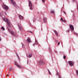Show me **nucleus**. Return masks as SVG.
Masks as SVG:
<instances>
[{"instance_id":"nucleus-4","label":"nucleus","mask_w":78,"mask_h":78,"mask_svg":"<svg viewBox=\"0 0 78 78\" xmlns=\"http://www.w3.org/2000/svg\"><path fill=\"white\" fill-rule=\"evenodd\" d=\"M29 7H30V9H31V10H33V8L32 7H33V5H32V3H31V1H29Z\"/></svg>"},{"instance_id":"nucleus-13","label":"nucleus","mask_w":78,"mask_h":78,"mask_svg":"<svg viewBox=\"0 0 78 78\" xmlns=\"http://www.w3.org/2000/svg\"><path fill=\"white\" fill-rule=\"evenodd\" d=\"M43 20H44V22L45 23L46 22V18H44L43 19Z\"/></svg>"},{"instance_id":"nucleus-28","label":"nucleus","mask_w":78,"mask_h":78,"mask_svg":"<svg viewBox=\"0 0 78 78\" xmlns=\"http://www.w3.org/2000/svg\"><path fill=\"white\" fill-rule=\"evenodd\" d=\"M42 2H44V0H42Z\"/></svg>"},{"instance_id":"nucleus-34","label":"nucleus","mask_w":78,"mask_h":78,"mask_svg":"<svg viewBox=\"0 0 78 78\" xmlns=\"http://www.w3.org/2000/svg\"><path fill=\"white\" fill-rule=\"evenodd\" d=\"M0 41H1V39H0Z\"/></svg>"},{"instance_id":"nucleus-29","label":"nucleus","mask_w":78,"mask_h":78,"mask_svg":"<svg viewBox=\"0 0 78 78\" xmlns=\"http://www.w3.org/2000/svg\"><path fill=\"white\" fill-rule=\"evenodd\" d=\"M74 34H76V35L77 36V34H76V33H74Z\"/></svg>"},{"instance_id":"nucleus-31","label":"nucleus","mask_w":78,"mask_h":78,"mask_svg":"<svg viewBox=\"0 0 78 78\" xmlns=\"http://www.w3.org/2000/svg\"><path fill=\"white\" fill-rule=\"evenodd\" d=\"M65 14H66V12H63Z\"/></svg>"},{"instance_id":"nucleus-16","label":"nucleus","mask_w":78,"mask_h":78,"mask_svg":"<svg viewBox=\"0 0 78 78\" xmlns=\"http://www.w3.org/2000/svg\"><path fill=\"white\" fill-rule=\"evenodd\" d=\"M32 54H29V55L27 56L29 58H31V57H32Z\"/></svg>"},{"instance_id":"nucleus-37","label":"nucleus","mask_w":78,"mask_h":78,"mask_svg":"<svg viewBox=\"0 0 78 78\" xmlns=\"http://www.w3.org/2000/svg\"><path fill=\"white\" fill-rule=\"evenodd\" d=\"M68 32H69V30H68Z\"/></svg>"},{"instance_id":"nucleus-23","label":"nucleus","mask_w":78,"mask_h":78,"mask_svg":"<svg viewBox=\"0 0 78 78\" xmlns=\"http://www.w3.org/2000/svg\"><path fill=\"white\" fill-rule=\"evenodd\" d=\"M66 57L65 55H64V56L63 57V58H64V59H66Z\"/></svg>"},{"instance_id":"nucleus-17","label":"nucleus","mask_w":78,"mask_h":78,"mask_svg":"<svg viewBox=\"0 0 78 78\" xmlns=\"http://www.w3.org/2000/svg\"><path fill=\"white\" fill-rule=\"evenodd\" d=\"M57 75L58 76V78H61V76L59 75V73H57Z\"/></svg>"},{"instance_id":"nucleus-35","label":"nucleus","mask_w":78,"mask_h":78,"mask_svg":"<svg viewBox=\"0 0 78 78\" xmlns=\"http://www.w3.org/2000/svg\"><path fill=\"white\" fill-rule=\"evenodd\" d=\"M7 76H9L8 74H7Z\"/></svg>"},{"instance_id":"nucleus-33","label":"nucleus","mask_w":78,"mask_h":78,"mask_svg":"<svg viewBox=\"0 0 78 78\" xmlns=\"http://www.w3.org/2000/svg\"><path fill=\"white\" fill-rule=\"evenodd\" d=\"M34 45H35V44H33V45L34 46Z\"/></svg>"},{"instance_id":"nucleus-20","label":"nucleus","mask_w":78,"mask_h":78,"mask_svg":"<svg viewBox=\"0 0 78 78\" xmlns=\"http://www.w3.org/2000/svg\"><path fill=\"white\" fill-rule=\"evenodd\" d=\"M2 30H5V28H4V27H2Z\"/></svg>"},{"instance_id":"nucleus-12","label":"nucleus","mask_w":78,"mask_h":78,"mask_svg":"<svg viewBox=\"0 0 78 78\" xmlns=\"http://www.w3.org/2000/svg\"><path fill=\"white\" fill-rule=\"evenodd\" d=\"M53 31L54 32V33H55V34L56 35V36H58V33L55 30H54Z\"/></svg>"},{"instance_id":"nucleus-7","label":"nucleus","mask_w":78,"mask_h":78,"mask_svg":"<svg viewBox=\"0 0 78 78\" xmlns=\"http://www.w3.org/2000/svg\"><path fill=\"white\" fill-rule=\"evenodd\" d=\"M2 7L3 8V9H8V7H7V6L4 4L2 5Z\"/></svg>"},{"instance_id":"nucleus-39","label":"nucleus","mask_w":78,"mask_h":78,"mask_svg":"<svg viewBox=\"0 0 78 78\" xmlns=\"http://www.w3.org/2000/svg\"><path fill=\"white\" fill-rule=\"evenodd\" d=\"M18 57V58H19V57Z\"/></svg>"},{"instance_id":"nucleus-25","label":"nucleus","mask_w":78,"mask_h":78,"mask_svg":"<svg viewBox=\"0 0 78 78\" xmlns=\"http://www.w3.org/2000/svg\"><path fill=\"white\" fill-rule=\"evenodd\" d=\"M77 9L78 11V4H77Z\"/></svg>"},{"instance_id":"nucleus-2","label":"nucleus","mask_w":78,"mask_h":78,"mask_svg":"<svg viewBox=\"0 0 78 78\" xmlns=\"http://www.w3.org/2000/svg\"><path fill=\"white\" fill-rule=\"evenodd\" d=\"M38 63H39V65L40 66H42L44 65V62L43 59H41L38 62Z\"/></svg>"},{"instance_id":"nucleus-15","label":"nucleus","mask_w":78,"mask_h":78,"mask_svg":"<svg viewBox=\"0 0 78 78\" xmlns=\"http://www.w3.org/2000/svg\"><path fill=\"white\" fill-rule=\"evenodd\" d=\"M19 18H20V19H23V17L21 15L19 16Z\"/></svg>"},{"instance_id":"nucleus-10","label":"nucleus","mask_w":78,"mask_h":78,"mask_svg":"<svg viewBox=\"0 0 78 78\" xmlns=\"http://www.w3.org/2000/svg\"><path fill=\"white\" fill-rule=\"evenodd\" d=\"M10 1L11 2V3H12V4H13V5H15V2H13V1H12V0H10Z\"/></svg>"},{"instance_id":"nucleus-32","label":"nucleus","mask_w":78,"mask_h":78,"mask_svg":"<svg viewBox=\"0 0 78 78\" xmlns=\"http://www.w3.org/2000/svg\"><path fill=\"white\" fill-rule=\"evenodd\" d=\"M75 1V0H73V2H74V1Z\"/></svg>"},{"instance_id":"nucleus-36","label":"nucleus","mask_w":78,"mask_h":78,"mask_svg":"<svg viewBox=\"0 0 78 78\" xmlns=\"http://www.w3.org/2000/svg\"><path fill=\"white\" fill-rule=\"evenodd\" d=\"M5 14H6V13H5Z\"/></svg>"},{"instance_id":"nucleus-19","label":"nucleus","mask_w":78,"mask_h":78,"mask_svg":"<svg viewBox=\"0 0 78 78\" xmlns=\"http://www.w3.org/2000/svg\"><path fill=\"white\" fill-rule=\"evenodd\" d=\"M76 74H77V76H78V70H76Z\"/></svg>"},{"instance_id":"nucleus-5","label":"nucleus","mask_w":78,"mask_h":78,"mask_svg":"<svg viewBox=\"0 0 78 78\" xmlns=\"http://www.w3.org/2000/svg\"><path fill=\"white\" fill-rule=\"evenodd\" d=\"M68 63H69V65H70V66H73V64H74V62L72 61H69Z\"/></svg>"},{"instance_id":"nucleus-22","label":"nucleus","mask_w":78,"mask_h":78,"mask_svg":"<svg viewBox=\"0 0 78 78\" xmlns=\"http://www.w3.org/2000/svg\"><path fill=\"white\" fill-rule=\"evenodd\" d=\"M12 70V68H9V71H11Z\"/></svg>"},{"instance_id":"nucleus-8","label":"nucleus","mask_w":78,"mask_h":78,"mask_svg":"<svg viewBox=\"0 0 78 78\" xmlns=\"http://www.w3.org/2000/svg\"><path fill=\"white\" fill-rule=\"evenodd\" d=\"M14 64H15V66H17V67H18V68H21V66H20L19 65H18V64H17V62H14Z\"/></svg>"},{"instance_id":"nucleus-21","label":"nucleus","mask_w":78,"mask_h":78,"mask_svg":"<svg viewBox=\"0 0 78 78\" xmlns=\"http://www.w3.org/2000/svg\"><path fill=\"white\" fill-rule=\"evenodd\" d=\"M51 13L54 14V11H51Z\"/></svg>"},{"instance_id":"nucleus-6","label":"nucleus","mask_w":78,"mask_h":78,"mask_svg":"<svg viewBox=\"0 0 78 78\" xmlns=\"http://www.w3.org/2000/svg\"><path fill=\"white\" fill-rule=\"evenodd\" d=\"M69 27H70V29H71L72 30H74V28L73 27V26L72 25H69Z\"/></svg>"},{"instance_id":"nucleus-24","label":"nucleus","mask_w":78,"mask_h":78,"mask_svg":"<svg viewBox=\"0 0 78 78\" xmlns=\"http://www.w3.org/2000/svg\"><path fill=\"white\" fill-rule=\"evenodd\" d=\"M38 44V43L37 42V40H35V44Z\"/></svg>"},{"instance_id":"nucleus-30","label":"nucleus","mask_w":78,"mask_h":78,"mask_svg":"<svg viewBox=\"0 0 78 78\" xmlns=\"http://www.w3.org/2000/svg\"><path fill=\"white\" fill-rule=\"evenodd\" d=\"M60 42H58V45H59Z\"/></svg>"},{"instance_id":"nucleus-9","label":"nucleus","mask_w":78,"mask_h":78,"mask_svg":"<svg viewBox=\"0 0 78 78\" xmlns=\"http://www.w3.org/2000/svg\"><path fill=\"white\" fill-rule=\"evenodd\" d=\"M18 27H19L20 30H22V27H21V25H20V24L18 23Z\"/></svg>"},{"instance_id":"nucleus-14","label":"nucleus","mask_w":78,"mask_h":78,"mask_svg":"<svg viewBox=\"0 0 78 78\" xmlns=\"http://www.w3.org/2000/svg\"><path fill=\"white\" fill-rule=\"evenodd\" d=\"M31 42V40H30V38H27V42L28 43H30Z\"/></svg>"},{"instance_id":"nucleus-27","label":"nucleus","mask_w":78,"mask_h":78,"mask_svg":"<svg viewBox=\"0 0 78 78\" xmlns=\"http://www.w3.org/2000/svg\"><path fill=\"white\" fill-rule=\"evenodd\" d=\"M22 47L23 48H25V46H24V45H22Z\"/></svg>"},{"instance_id":"nucleus-1","label":"nucleus","mask_w":78,"mask_h":78,"mask_svg":"<svg viewBox=\"0 0 78 78\" xmlns=\"http://www.w3.org/2000/svg\"><path fill=\"white\" fill-rule=\"evenodd\" d=\"M3 20L5 22H7V25H8V27H10L12 25L11 24V23H10V21H9V20L7 19V18H3Z\"/></svg>"},{"instance_id":"nucleus-18","label":"nucleus","mask_w":78,"mask_h":78,"mask_svg":"<svg viewBox=\"0 0 78 78\" xmlns=\"http://www.w3.org/2000/svg\"><path fill=\"white\" fill-rule=\"evenodd\" d=\"M3 15V14L2 12H0V16H2Z\"/></svg>"},{"instance_id":"nucleus-11","label":"nucleus","mask_w":78,"mask_h":78,"mask_svg":"<svg viewBox=\"0 0 78 78\" xmlns=\"http://www.w3.org/2000/svg\"><path fill=\"white\" fill-rule=\"evenodd\" d=\"M60 21H61V22H64L65 23H66V20H63V18H61L60 19Z\"/></svg>"},{"instance_id":"nucleus-3","label":"nucleus","mask_w":78,"mask_h":78,"mask_svg":"<svg viewBox=\"0 0 78 78\" xmlns=\"http://www.w3.org/2000/svg\"><path fill=\"white\" fill-rule=\"evenodd\" d=\"M8 31H9V32H10V33L11 34V35H12V36H15V34H14V33H13V32H12V31L11 30L8 29Z\"/></svg>"},{"instance_id":"nucleus-38","label":"nucleus","mask_w":78,"mask_h":78,"mask_svg":"<svg viewBox=\"0 0 78 78\" xmlns=\"http://www.w3.org/2000/svg\"><path fill=\"white\" fill-rule=\"evenodd\" d=\"M18 55H17V56L18 57Z\"/></svg>"},{"instance_id":"nucleus-26","label":"nucleus","mask_w":78,"mask_h":78,"mask_svg":"<svg viewBox=\"0 0 78 78\" xmlns=\"http://www.w3.org/2000/svg\"><path fill=\"white\" fill-rule=\"evenodd\" d=\"M48 73H49V74L51 75V73L50 72V71H49V70H48Z\"/></svg>"}]
</instances>
